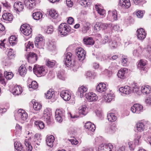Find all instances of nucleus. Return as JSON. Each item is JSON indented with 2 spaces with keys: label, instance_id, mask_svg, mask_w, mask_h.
<instances>
[{
  "label": "nucleus",
  "instance_id": "1",
  "mask_svg": "<svg viewBox=\"0 0 151 151\" xmlns=\"http://www.w3.org/2000/svg\"><path fill=\"white\" fill-rule=\"evenodd\" d=\"M72 54L68 52L65 54L64 57V63L68 67L70 66L74 71L77 70L78 67L76 65V63L73 62V63H71V56Z\"/></svg>",
  "mask_w": 151,
  "mask_h": 151
},
{
  "label": "nucleus",
  "instance_id": "2",
  "mask_svg": "<svg viewBox=\"0 0 151 151\" xmlns=\"http://www.w3.org/2000/svg\"><path fill=\"white\" fill-rule=\"evenodd\" d=\"M71 33V27L68 24L62 23L58 28V33L63 36H66Z\"/></svg>",
  "mask_w": 151,
  "mask_h": 151
},
{
  "label": "nucleus",
  "instance_id": "3",
  "mask_svg": "<svg viewBox=\"0 0 151 151\" xmlns=\"http://www.w3.org/2000/svg\"><path fill=\"white\" fill-rule=\"evenodd\" d=\"M14 116L15 119L17 121H24L27 118L28 115L24 110L20 109L15 113Z\"/></svg>",
  "mask_w": 151,
  "mask_h": 151
},
{
  "label": "nucleus",
  "instance_id": "4",
  "mask_svg": "<svg viewBox=\"0 0 151 151\" xmlns=\"http://www.w3.org/2000/svg\"><path fill=\"white\" fill-rule=\"evenodd\" d=\"M34 73L37 76H44L47 73V70L42 66L38 65H35L33 68Z\"/></svg>",
  "mask_w": 151,
  "mask_h": 151
},
{
  "label": "nucleus",
  "instance_id": "5",
  "mask_svg": "<svg viewBox=\"0 0 151 151\" xmlns=\"http://www.w3.org/2000/svg\"><path fill=\"white\" fill-rule=\"evenodd\" d=\"M35 43V46L40 49L43 48L45 45L43 37L40 35L36 37Z\"/></svg>",
  "mask_w": 151,
  "mask_h": 151
},
{
  "label": "nucleus",
  "instance_id": "6",
  "mask_svg": "<svg viewBox=\"0 0 151 151\" xmlns=\"http://www.w3.org/2000/svg\"><path fill=\"white\" fill-rule=\"evenodd\" d=\"M75 52L79 60L81 61L85 59L86 53L83 48L80 47H78L76 49Z\"/></svg>",
  "mask_w": 151,
  "mask_h": 151
},
{
  "label": "nucleus",
  "instance_id": "7",
  "mask_svg": "<svg viewBox=\"0 0 151 151\" xmlns=\"http://www.w3.org/2000/svg\"><path fill=\"white\" fill-rule=\"evenodd\" d=\"M20 30L24 35L29 36L30 35L32 32L31 27L29 25L24 24L21 26Z\"/></svg>",
  "mask_w": 151,
  "mask_h": 151
},
{
  "label": "nucleus",
  "instance_id": "8",
  "mask_svg": "<svg viewBox=\"0 0 151 151\" xmlns=\"http://www.w3.org/2000/svg\"><path fill=\"white\" fill-rule=\"evenodd\" d=\"M147 33L145 30L141 28L138 29L136 31V35L137 39L139 40L142 41L146 37Z\"/></svg>",
  "mask_w": 151,
  "mask_h": 151
},
{
  "label": "nucleus",
  "instance_id": "9",
  "mask_svg": "<svg viewBox=\"0 0 151 151\" xmlns=\"http://www.w3.org/2000/svg\"><path fill=\"white\" fill-rule=\"evenodd\" d=\"M60 95L61 98L65 101H68L70 99L71 95L70 92L67 90L62 91Z\"/></svg>",
  "mask_w": 151,
  "mask_h": 151
},
{
  "label": "nucleus",
  "instance_id": "10",
  "mask_svg": "<svg viewBox=\"0 0 151 151\" xmlns=\"http://www.w3.org/2000/svg\"><path fill=\"white\" fill-rule=\"evenodd\" d=\"M107 19L111 21H114L117 19V11L114 10L108 12Z\"/></svg>",
  "mask_w": 151,
  "mask_h": 151
},
{
  "label": "nucleus",
  "instance_id": "11",
  "mask_svg": "<svg viewBox=\"0 0 151 151\" xmlns=\"http://www.w3.org/2000/svg\"><path fill=\"white\" fill-rule=\"evenodd\" d=\"M113 147V145L110 143L102 144L99 147V151H112Z\"/></svg>",
  "mask_w": 151,
  "mask_h": 151
},
{
  "label": "nucleus",
  "instance_id": "12",
  "mask_svg": "<svg viewBox=\"0 0 151 151\" xmlns=\"http://www.w3.org/2000/svg\"><path fill=\"white\" fill-rule=\"evenodd\" d=\"M131 110L134 113L139 114L142 111L143 106L139 104H136L131 107Z\"/></svg>",
  "mask_w": 151,
  "mask_h": 151
},
{
  "label": "nucleus",
  "instance_id": "13",
  "mask_svg": "<svg viewBox=\"0 0 151 151\" xmlns=\"http://www.w3.org/2000/svg\"><path fill=\"white\" fill-rule=\"evenodd\" d=\"M86 98L89 102L96 101L98 99L96 95L93 93H88L86 94Z\"/></svg>",
  "mask_w": 151,
  "mask_h": 151
},
{
  "label": "nucleus",
  "instance_id": "14",
  "mask_svg": "<svg viewBox=\"0 0 151 151\" xmlns=\"http://www.w3.org/2000/svg\"><path fill=\"white\" fill-rule=\"evenodd\" d=\"M127 72V69L123 68L119 70L117 73L118 77L121 79H124L126 78V75Z\"/></svg>",
  "mask_w": 151,
  "mask_h": 151
},
{
  "label": "nucleus",
  "instance_id": "15",
  "mask_svg": "<svg viewBox=\"0 0 151 151\" xmlns=\"http://www.w3.org/2000/svg\"><path fill=\"white\" fill-rule=\"evenodd\" d=\"M25 6L29 9H32L35 6V0H24Z\"/></svg>",
  "mask_w": 151,
  "mask_h": 151
},
{
  "label": "nucleus",
  "instance_id": "16",
  "mask_svg": "<svg viewBox=\"0 0 151 151\" xmlns=\"http://www.w3.org/2000/svg\"><path fill=\"white\" fill-rule=\"evenodd\" d=\"M119 5L122 8L127 9L130 6L131 4L129 0H120Z\"/></svg>",
  "mask_w": 151,
  "mask_h": 151
},
{
  "label": "nucleus",
  "instance_id": "17",
  "mask_svg": "<svg viewBox=\"0 0 151 151\" xmlns=\"http://www.w3.org/2000/svg\"><path fill=\"white\" fill-rule=\"evenodd\" d=\"M29 62L31 63H35L37 60V55L34 52H30L27 58Z\"/></svg>",
  "mask_w": 151,
  "mask_h": 151
},
{
  "label": "nucleus",
  "instance_id": "18",
  "mask_svg": "<svg viewBox=\"0 0 151 151\" xmlns=\"http://www.w3.org/2000/svg\"><path fill=\"white\" fill-rule=\"evenodd\" d=\"M119 91L121 92L126 94H129L132 92V90L131 88L127 86L121 87L119 88Z\"/></svg>",
  "mask_w": 151,
  "mask_h": 151
},
{
  "label": "nucleus",
  "instance_id": "19",
  "mask_svg": "<svg viewBox=\"0 0 151 151\" xmlns=\"http://www.w3.org/2000/svg\"><path fill=\"white\" fill-rule=\"evenodd\" d=\"M115 96L114 93H107L103 96L105 102H110L112 100L114 99Z\"/></svg>",
  "mask_w": 151,
  "mask_h": 151
},
{
  "label": "nucleus",
  "instance_id": "20",
  "mask_svg": "<svg viewBox=\"0 0 151 151\" xmlns=\"http://www.w3.org/2000/svg\"><path fill=\"white\" fill-rule=\"evenodd\" d=\"M140 137L139 136L138 137V138L136 140H135V142H129L128 143V145L129 149L131 151H133L136 146V145H137L139 142V139L140 138Z\"/></svg>",
  "mask_w": 151,
  "mask_h": 151
},
{
  "label": "nucleus",
  "instance_id": "21",
  "mask_svg": "<svg viewBox=\"0 0 151 151\" xmlns=\"http://www.w3.org/2000/svg\"><path fill=\"white\" fill-rule=\"evenodd\" d=\"M98 91L99 92L102 93L105 92L107 90L106 85L103 83H101L97 86L96 88Z\"/></svg>",
  "mask_w": 151,
  "mask_h": 151
},
{
  "label": "nucleus",
  "instance_id": "22",
  "mask_svg": "<svg viewBox=\"0 0 151 151\" xmlns=\"http://www.w3.org/2000/svg\"><path fill=\"white\" fill-rule=\"evenodd\" d=\"M136 125L137 130L138 132H142L145 129V125L144 123L142 121H139L137 122Z\"/></svg>",
  "mask_w": 151,
  "mask_h": 151
},
{
  "label": "nucleus",
  "instance_id": "23",
  "mask_svg": "<svg viewBox=\"0 0 151 151\" xmlns=\"http://www.w3.org/2000/svg\"><path fill=\"white\" fill-rule=\"evenodd\" d=\"M2 17L6 23H8L12 20L13 16L10 13H4L2 15Z\"/></svg>",
  "mask_w": 151,
  "mask_h": 151
},
{
  "label": "nucleus",
  "instance_id": "24",
  "mask_svg": "<svg viewBox=\"0 0 151 151\" xmlns=\"http://www.w3.org/2000/svg\"><path fill=\"white\" fill-rule=\"evenodd\" d=\"M14 10L16 12H21L23 9L24 6L22 2H16L14 4Z\"/></svg>",
  "mask_w": 151,
  "mask_h": 151
},
{
  "label": "nucleus",
  "instance_id": "25",
  "mask_svg": "<svg viewBox=\"0 0 151 151\" xmlns=\"http://www.w3.org/2000/svg\"><path fill=\"white\" fill-rule=\"evenodd\" d=\"M88 88L86 86H81L78 88V93L79 95L80 98L83 97L84 93L87 91Z\"/></svg>",
  "mask_w": 151,
  "mask_h": 151
},
{
  "label": "nucleus",
  "instance_id": "26",
  "mask_svg": "<svg viewBox=\"0 0 151 151\" xmlns=\"http://www.w3.org/2000/svg\"><path fill=\"white\" fill-rule=\"evenodd\" d=\"M22 92V87L18 86H15L12 90V93L14 95H18Z\"/></svg>",
  "mask_w": 151,
  "mask_h": 151
},
{
  "label": "nucleus",
  "instance_id": "27",
  "mask_svg": "<svg viewBox=\"0 0 151 151\" xmlns=\"http://www.w3.org/2000/svg\"><path fill=\"white\" fill-rule=\"evenodd\" d=\"M54 140L55 137L53 136L50 135L47 136L46 140L47 145L51 147H52Z\"/></svg>",
  "mask_w": 151,
  "mask_h": 151
},
{
  "label": "nucleus",
  "instance_id": "28",
  "mask_svg": "<svg viewBox=\"0 0 151 151\" xmlns=\"http://www.w3.org/2000/svg\"><path fill=\"white\" fill-rule=\"evenodd\" d=\"M85 127L86 128L92 132H94L96 129L95 125L93 124H92L90 122L86 123L85 125Z\"/></svg>",
  "mask_w": 151,
  "mask_h": 151
},
{
  "label": "nucleus",
  "instance_id": "29",
  "mask_svg": "<svg viewBox=\"0 0 151 151\" xmlns=\"http://www.w3.org/2000/svg\"><path fill=\"white\" fill-rule=\"evenodd\" d=\"M117 128L115 125H113L108 127L106 130V132L109 134H113L116 131Z\"/></svg>",
  "mask_w": 151,
  "mask_h": 151
},
{
  "label": "nucleus",
  "instance_id": "30",
  "mask_svg": "<svg viewBox=\"0 0 151 151\" xmlns=\"http://www.w3.org/2000/svg\"><path fill=\"white\" fill-rule=\"evenodd\" d=\"M45 95L46 98L47 99H54L55 98V92L52 91L51 89L48 91L46 93H45Z\"/></svg>",
  "mask_w": 151,
  "mask_h": 151
},
{
  "label": "nucleus",
  "instance_id": "31",
  "mask_svg": "<svg viewBox=\"0 0 151 151\" xmlns=\"http://www.w3.org/2000/svg\"><path fill=\"white\" fill-rule=\"evenodd\" d=\"M33 104L34 109L36 111H38L42 107V105L41 104L37 102L35 100H32V101Z\"/></svg>",
  "mask_w": 151,
  "mask_h": 151
},
{
  "label": "nucleus",
  "instance_id": "32",
  "mask_svg": "<svg viewBox=\"0 0 151 151\" xmlns=\"http://www.w3.org/2000/svg\"><path fill=\"white\" fill-rule=\"evenodd\" d=\"M79 110V113L84 115H86L88 113V108L85 105H83L80 107Z\"/></svg>",
  "mask_w": 151,
  "mask_h": 151
},
{
  "label": "nucleus",
  "instance_id": "33",
  "mask_svg": "<svg viewBox=\"0 0 151 151\" xmlns=\"http://www.w3.org/2000/svg\"><path fill=\"white\" fill-rule=\"evenodd\" d=\"M150 88L148 86H143L141 88V93H143L144 94H148L150 93Z\"/></svg>",
  "mask_w": 151,
  "mask_h": 151
},
{
  "label": "nucleus",
  "instance_id": "34",
  "mask_svg": "<svg viewBox=\"0 0 151 151\" xmlns=\"http://www.w3.org/2000/svg\"><path fill=\"white\" fill-rule=\"evenodd\" d=\"M147 61L145 60H141L138 63V68L141 70H144Z\"/></svg>",
  "mask_w": 151,
  "mask_h": 151
},
{
  "label": "nucleus",
  "instance_id": "35",
  "mask_svg": "<svg viewBox=\"0 0 151 151\" xmlns=\"http://www.w3.org/2000/svg\"><path fill=\"white\" fill-rule=\"evenodd\" d=\"M107 119L109 121L112 122L116 121L117 117L114 113H109L107 114Z\"/></svg>",
  "mask_w": 151,
  "mask_h": 151
},
{
  "label": "nucleus",
  "instance_id": "36",
  "mask_svg": "<svg viewBox=\"0 0 151 151\" xmlns=\"http://www.w3.org/2000/svg\"><path fill=\"white\" fill-rule=\"evenodd\" d=\"M44 32L47 34H52L54 30V29L52 26L44 27L43 28Z\"/></svg>",
  "mask_w": 151,
  "mask_h": 151
},
{
  "label": "nucleus",
  "instance_id": "37",
  "mask_svg": "<svg viewBox=\"0 0 151 151\" xmlns=\"http://www.w3.org/2000/svg\"><path fill=\"white\" fill-rule=\"evenodd\" d=\"M33 19L36 20H41L42 17V14L40 12L34 13L32 14Z\"/></svg>",
  "mask_w": 151,
  "mask_h": 151
},
{
  "label": "nucleus",
  "instance_id": "38",
  "mask_svg": "<svg viewBox=\"0 0 151 151\" xmlns=\"http://www.w3.org/2000/svg\"><path fill=\"white\" fill-rule=\"evenodd\" d=\"M84 43L86 45H92L94 44V42L92 37H86L83 39Z\"/></svg>",
  "mask_w": 151,
  "mask_h": 151
},
{
  "label": "nucleus",
  "instance_id": "39",
  "mask_svg": "<svg viewBox=\"0 0 151 151\" xmlns=\"http://www.w3.org/2000/svg\"><path fill=\"white\" fill-rule=\"evenodd\" d=\"M18 71L21 76H24L26 73L27 69L24 65H22L19 68Z\"/></svg>",
  "mask_w": 151,
  "mask_h": 151
},
{
  "label": "nucleus",
  "instance_id": "40",
  "mask_svg": "<svg viewBox=\"0 0 151 151\" xmlns=\"http://www.w3.org/2000/svg\"><path fill=\"white\" fill-rule=\"evenodd\" d=\"M48 14L51 17L54 19H55L58 17L57 12L53 9H51L48 12Z\"/></svg>",
  "mask_w": 151,
  "mask_h": 151
},
{
  "label": "nucleus",
  "instance_id": "41",
  "mask_svg": "<svg viewBox=\"0 0 151 151\" xmlns=\"http://www.w3.org/2000/svg\"><path fill=\"white\" fill-rule=\"evenodd\" d=\"M133 92L137 95H140L141 92L139 90V87L136 84H135L134 86H133Z\"/></svg>",
  "mask_w": 151,
  "mask_h": 151
},
{
  "label": "nucleus",
  "instance_id": "42",
  "mask_svg": "<svg viewBox=\"0 0 151 151\" xmlns=\"http://www.w3.org/2000/svg\"><path fill=\"white\" fill-rule=\"evenodd\" d=\"M15 148L18 151H21L22 149L21 143L19 142H15L14 143Z\"/></svg>",
  "mask_w": 151,
  "mask_h": 151
},
{
  "label": "nucleus",
  "instance_id": "43",
  "mask_svg": "<svg viewBox=\"0 0 151 151\" xmlns=\"http://www.w3.org/2000/svg\"><path fill=\"white\" fill-rule=\"evenodd\" d=\"M142 52V50L141 47H140L137 48L136 50H134L133 53L134 56L138 57L139 56Z\"/></svg>",
  "mask_w": 151,
  "mask_h": 151
},
{
  "label": "nucleus",
  "instance_id": "44",
  "mask_svg": "<svg viewBox=\"0 0 151 151\" xmlns=\"http://www.w3.org/2000/svg\"><path fill=\"white\" fill-rule=\"evenodd\" d=\"M35 124L37 127H39L40 129H43L45 127L44 123L41 121H36Z\"/></svg>",
  "mask_w": 151,
  "mask_h": 151
},
{
  "label": "nucleus",
  "instance_id": "45",
  "mask_svg": "<svg viewBox=\"0 0 151 151\" xmlns=\"http://www.w3.org/2000/svg\"><path fill=\"white\" fill-rule=\"evenodd\" d=\"M95 8L98 13L100 15H104L105 14V11L103 9L99 8L98 5H95Z\"/></svg>",
  "mask_w": 151,
  "mask_h": 151
},
{
  "label": "nucleus",
  "instance_id": "46",
  "mask_svg": "<svg viewBox=\"0 0 151 151\" xmlns=\"http://www.w3.org/2000/svg\"><path fill=\"white\" fill-rule=\"evenodd\" d=\"M128 62V59L127 57L125 56H122V59L121 63L122 65L124 66L127 65Z\"/></svg>",
  "mask_w": 151,
  "mask_h": 151
},
{
  "label": "nucleus",
  "instance_id": "47",
  "mask_svg": "<svg viewBox=\"0 0 151 151\" xmlns=\"http://www.w3.org/2000/svg\"><path fill=\"white\" fill-rule=\"evenodd\" d=\"M25 45L26 48V49L25 50L27 51H29L30 49H32L33 47V42H29L27 43H25Z\"/></svg>",
  "mask_w": 151,
  "mask_h": 151
},
{
  "label": "nucleus",
  "instance_id": "48",
  "mask_svg": "<svg viewBox=\"0 0 151 151\" xmlns=\"http://www.w3.org/2000/svg\"><path fill=\"white\" fill-rule=\"evenodd\" d=\"M17 40V37L15 35H12L9 39V42L12 45H14L16 43Z\"/></svg>",
  "mask_w": 151,
  "mask_h": 151
},
{
  "label": "nucleus",
  "instance_id": "49",
  "mask_svg": "<svg viewBox=\"0 0 151 151\" xmlns=\"http://www.w3.org/2000/svg\"><path fill=\"white\" fill-rule=\"evenodd\" d=\"M111 41V40L110 37H109L108 36L106 35L105 36L104 38H103L101 40V42L102 44H105L106 43H109Z\"/></svg>",
  "mask_w": 151,
  "mask_h": 151
},
{
  "label": "nucleus",
  "instance_id": "50",
  "mask_svg": "<svg viewBox=\"0 0 151 151\" xmlns=\"http://www.w3.org/2000/svg\"><path fill=\"white\" fill-rule=\"evenodd\" d=\"M15 54L13 50L12 49H9L7 56L9 59H12L14 57Z\"/></svg>",
  "mask_w": 151,
  "mask_h": 151
},
{
  "label": "nucleus",
  "instance_id": "51",
  "mask_svg": "<svg viewBox=\"0 0 151 151\" xmlns=\"http://www.w3.org/2000/svg\"><path fill=\"white\" fill-rule=\"evenodd\" d=\"M4 76L7 79H11L13 77V75L11 72H5Z\"/></svg>",
  "mask_w": 151,
  "mask_h": 151
},
{
  "label": "nucleus",
  "instance_id": "52",
  "mask_svg": "<svg viewBox=\"0 0 151 151\" xmlns=\"http://www.w3.org/2000/svg\"><path fill=\"white\" fill-rule=\"evenodd\" d=\"M43 117L44 121L46 122L47 124H50L51 121V115L43 116Z\"/></svg>",
  "mask_w": 151,
  "mask_h": 151
},
{
  "label": "nucleus",
  "instance_id": "53",
  "mask_svg": "<svg viewBox=\"0 0 151 151\" xmlns=\"http://www.w3.org/2000/svg\"><path fill=\"white\" fill-rule=\"evenodd\" d=\"M55 61L54 60L52 61H50L49 60H47L46 63V65L48 67H53L55 65Z\"/></svg>",
  "mask_w": 151,
  "mask_h": 151
},
{
  "label": "nucleus",
  "instance_id": "54",
  "mask_svg": "<svg viewBox=\"0 0 151 151\" xmlns=\"http://www.w3.org/2000/svg\"><path fill=\"white\" fill-rule=\"evenodd\" d=\"M90 24L89 23H86L82 28V31L83 33H86L90 28Z\"/></svg>",
  "mask_w": 151,
  "mask_h": 151
},
{
  "label": "nucleus",
  "instance_id": "55",
  "mask_svg": "<svg viewBox=\"0 0 151 151\" xmlns=\"http://www.w3.org/2000/svg\"><path fill=\"white\" fill-rule=\"evenodd\" d=\"M65 111L63 109H58L56 110L55 115L62 116H64Z\"/></svg>",
  "mask_w": 151,
  "mask_h": 151
},
{
  "label": "nucleus",
  "instance_id": "56",
  "mask_svg": "<svg viewBox=\"0 0 151 151\" xmlns=\"http://www.w3.org/2000/svg\"><path fill=\"white\" fill-rule=\"evenodd\" d=\"M38 85L37 82L36 81H33L31 82V83L29 85V88H32L35 89L38 88Z\"/></svg>",
  "mask_w": 151,
  "mask_h": 151
},
{
  "label": "nucleus",
  "instance_id": "57",
  "mask_svg": "<svg viewBox=\"0 0 151 151\" xmlns=\"http://www.w3.org/2000/svg\"><path fill=\"white\" fill-rule=\"evenodd\" d=\"M80 4L81 5L86 7L90 5V2L87 0H82L80 1Z\"/></svg>",
  "mask_w": 151,
  "mask_h": 151
},
{
  "label": "nucleus",
  "instance_id": "58",
  "mask_svg": "<svg viewBox=\"0 0 151 151\" xmlns=\"http://www.w3.org/2000/svg\"><path fill=\"white\" fill-rule=\"evenodd\" d=\"M101 29H107L108 27H110L112 26L111 24H106L103 23H101Z\"/></svg>",
  "mask_w": 151,
  "mask_h": 151
},
{
  "label": "nucleus",
  "instance_id": "59",
  "mask_svg": "<svg viewBox=\"0 0 151 151\" xmlns=\"http://www.w3.org/2000/svg\"><path fill=\"white\" fill-rule=\"evenodd\" d=\"M26 141V140H25L24 144L27 147V150L28 151H31L32 149V145L29 143V142Z\"/></svg>",
  "mask_w": 151,
  "mask_h": 151
},
{
  "label": "nucleus",
  "instance_id": "60",
  "mask_svg": "<svg viewBox=\"0 0 151 151\" xmlns=\"http://www.w3.org/2000/svg\"><path fill=\"white\" fill-rule=\"evenodd\" d=\"M100 25L101 23L96 22L94 27V30L96 31L100 30L101 29V26H100Z\"/></svg>",
  "mask_w": 151,
  "mask_h": 151
},
{
  "label": "nucleus",
  "instance_id": "61",
  "mask_svg": "<svg viewBox=\"0 0 151 151\" xmlns=\"http://www.w3.org/2000/svg\"><path fill=\"white\" fill-rule=\"evenodd\" d=\"M51 111L50 109L49 108H47L45 109L43 111V116L46 115H51Z\"/></svg>",
  "mask_w": 151,
  "mask_h": 151
},
{
  "label": "nucleus",
  "instance_id": "62",
  "mask_svg": "<svg viewBox=\"0 0 151 151\" xmlns=\"http://www.w3.org/2000/svg\"><path fill=\"white\" fill-rule=\"evenodd\" d=\"M144 12L141 10H138L136 12V15L139 18H142L143 16Z\"/></svg>",
  "mask_w": 151,
  "mask_h": 151
},
{
  "label": "nucleus",
  "instance_id": "63",
  "mask_svg": "<svg viewBox=\"0 0 151 151\" xmlns=\"http://www.w3.org/2000/svg\"><path fill=\"white\" fill-rule=\"evenodd\" d=\"M117 42L115 40H113L111 42H110L109 45L111 48H116L117 46Z\"/></svg>",
  "mask_w": 151,
  "mask_h": 151
},
{
  "label": "nucleus",
  "instance_id": "64",
  "mask_svg": "<svg viewBox=\"0 0 151 151\" xmlns=\"http://www.w3.org/2000/svg\"><path fill=\"white\" fill-rule=\"evenodd\" d=\"M0 82L4 86H5L6 84L5 79L3 76H2V74L1 73H0Z\"/></svg>",
  "mask_w": 151,
  "mask_h": 151
}]
</instances>
